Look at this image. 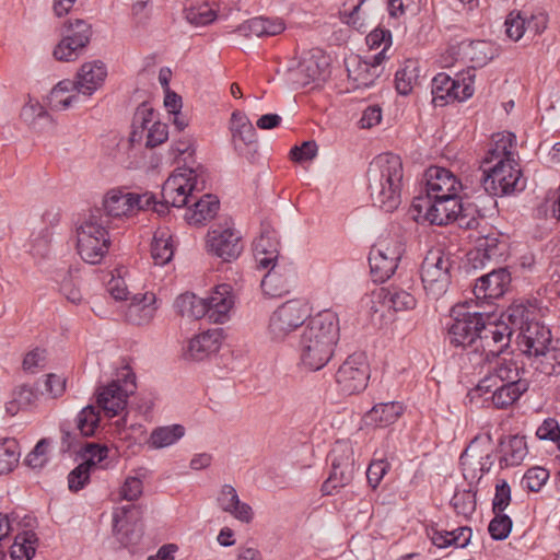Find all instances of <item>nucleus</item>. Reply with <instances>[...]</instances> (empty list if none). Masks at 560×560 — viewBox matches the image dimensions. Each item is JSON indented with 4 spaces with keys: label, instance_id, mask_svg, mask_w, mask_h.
<instances>
[{
    "label": "nucleus",
    "instance_id": "nucleus-1",
    "mask_svg": "<svg viewBox=\"0 0 560 560\" xmlns=\"http://www.w3.org/2000/svg\"><path fill=\"white\" fill-rule=\"evenodd\" d=\"M339 331V319L334 312L326 310L311 317L298 345L302 364L311 371L324 368L332 357Z\"/></svg>",
    "mask_w": 560,
    "mask_h": 560
},
{
    "label": "nucleus",
    "instance_id": "nucleus-2",
    "mask_svg": "<svg viewBox=\"0 0 560 560\" xmlns=\"http://www.w3.org/2000/svg\"><path fill=\"white\" fill-rule=\"evenodd\" d=\"M402 176V162L394 153L380 154L370 163L369 190L375 207L384 212H393L399 207Z\"/></svg>",
    "mask_w": 560,
    "mask_h": 560
},
{
    "label": "nucleus",
    "instance_id": "nucleus-3",
    "mask_svg": "<svg viewBox=\"0 0 560 560\" xmlns=\"http://www.w3.org/2000/svg\"><path fill=\"white\" fill-rule=\"evenodd\" d=\"M504 317L518 330L517 347L528 360L553 341L551 330L536 318L532 307L512 304L504 312Z\"/></svg>",
    "mask_w": 560,
    "mask_h": 560
},
{
    "label": "nucleus",
    "instance_id": "nucleus-4",
    "mask_svg": "<svg viewBox=\"0 0 560 560\" xmlns=\"http://www.w3.org/2000/svg\"><path fill=\"white\" fill-rule=\"evenodd\" d=\"M497 137L493 148L488 150L483 163L489 164L497 160L493 165V178L502 185L501 191L508 195L522 191L526 187V179L513 158L516 137L512 132L498 133Z\"/></svg>",
    "mask_w": 560,
    "mask_h": 560
},
{
    "label": "nucleus",
    "instance_id": "nucleus-5",
    "mask_svg": "<svg viewBox=\"0 0 560 560\" xmlns=\"http://www.w3.org/2000/svg\"><path fill=\"white\" fill-rule=\"evenodd\" d=\"M108 220H104L102 209H91L77 228V248L80 257L88 264H100L108 253L110 237Z\"/></svg>",
    "mask_w": 560,
    "mask_h": 560
},
{
    "label": "nucleus",
    "instance_id": "nucleus-6",
    "mask_svg": "<svg viewBox=\"0 0 560 560\" xmlns=\"http://www.w3.org/2000/svg\"><path fill=\"white\" fill-rule=\"evenodd\" d=\"M453 262L451 255L439 248L428 252L421 264L420 275L429 298L439 300L446 293L451 284Z\"/></svg>",
    "mask_w": 560,
    "mask_h": 560
},
{
    "label": "nucleus",
    "instance_id": "nucleus-7",
    "mask_svg": "<svg viewBox=\"0 0 560 560\" xmlns=\"http://www.w3.org/2000/svg\"><path fill=\"white\" fill-rule=\"evenodd\" d=\"M207 175L202 167L188 170L187 174H176L166 179L162 187L163 205H172L175 208L188 206L194 192L206 189Z\"/></svg>",
    "mask_w": 560,
    "mask_h": 560
},
{
    "label": "nucleus",
    "instance_id": "nucleus-8",
    "mask_svg": "<svg viewBox=\"0 0 560 560\" xmlns=\"http://www.w3.org/2000/svg\"><path fill=\"white\" fill-rule=\"evenodd\" d=\"M479 316L481 311H471L468 302L453 306L450 311V322L446 324L450 343L476 352L477 332L480 331Z\"/></svg>",
    "mask_w": 560,
    "mask_h": 560
},
{
    "label": "nucleus",
    "instance_id": "nucleus-9",
    "mask_svg": "<svg viewBox=\"0 0 560 560\" xmlns=\"http://www.w3.org/2000/svg\"><path fill=\"white\" fill-rule=\"evenodd\" d=\"M331 471L327 480L322 485V492L330 495L338 489L348 486L355 472L353 447L349 442L337 441L329 453Z\"/></svg>",
    "mask_w": 560,
    "mask_h": 560
},
{
    "label": "nucleus",
    "instance_id": "nucleus-10",
    "mask_svg": "<svg viewBox=\"0 0 560 560\" xmlns=\"http://www.w3.org/2000/svg\"><path fill=\"white\" fill-rule=\"evenodd\" d=\"M167 138V125L155 120L154 109L144 103L141 104L133 115L130 142L140 143L145 139L147 148H155L165 142Z\"/></svg>",
    "mask_w": 560,
    "mask_h": 560
},
{
    "label": "nucleus",
    "instance_id": "nucleus-11",
    "mask_svg": "<svg viewBox=\"0 0 560 560\" xmlns=\"http://www.w3.org/2000/svg\"><path fill=\"white\" fill-rule=\"evenodd\" d=\"M120 377L124 380V385L118 378L103 387L97 394V407L102 408L108 418L118 416L126 408L128 396L136 389V375L129 368L124 369Z\"/></svg>",
    "mask_w": 560,
    "mask_h": 560
},
{
    "label": "nucleus",
    "instance_id": "nucleus-12",
    "mask_svg": "<svg viewBox=\"0 0 560 560\" xmlns=\"http://www.w3.org/2000/svg\"><path fill=\"white\" fill-rule=\"evenodd\" d=\"M308 317L307 304L300 300H290L279 306L269 320V334L276 341L283 340L291 331L301 326Z\"/></svg>",
    "mask_w": 560,
    "mask_h": 560
},
{
    "label": "nucleus",
    "instance_id": "nucleus-13",
    "mask_svg": "<svg viewBox=\"0 0 560 560\" xmlns=\"http://www.w3.org/2000/svg\"><path fill=\"white\" fill-rule=\"evenodd\" d=\"M370 368L363 353H353L339 366L336 383L343 395H353L365 389Z\"/></svg>",
    "mask_w": 560,
    "mask_h": 560
},
{
    "label": "nucleus",
    "instance_id": "nucleus-14",
    "mask_svg": "<svg viewBox=\"0 0 560 560\" xmlns=\"http://www.w3.org/2000/svg\"><path fill=\"white\" fill-rule=\"evenodd\" d=\"M207 244L209 252L223 261L236 259L243 250L242 235L228 220L208 232Z\"/></svg>",
    "mask_w": 560,
    "mask_h": 560
},
{
    "label": "nucleus",
    "instance_id": "nucleus-15",
    "mask_svg": "<svg viewBox=\"0 0 560 560\" xmlns=\"http://www.w3.org/2000/svg\"><path fill=\"white\" fill-rule=\"evenodd\" d=\"M328 67V57L320 49H314L300 60L296 68L289 71V80L298 88L323 82L329 77Z\"/></svg>",
    "mask_w": 560,
    "mask_h": 560
},
{
    "label": "nucleus",
    "instance_id": "nucleus-16",
    "mask_svg": "<svg viewBox=\"0 0 560 560\" xmlns=\"http://www.w3.org/2000/svg\"><path fill=\"white\" fill-rule=\"evenodd\" d=\"M140 514V506L136 504L120 506L113 513L116 538L125 548H133L138 546L142 539V526L137 524Z\"/></svg>",
    "mask_w": 560,
    "mask_h": 560
},
{
    "label": "nucleus",
    "instance_id": "nucleus-17",
    "mask_svg": "<svg viewBox=\"0 0 560 560\" xmlns=\"http://www.w3.org/2000/svg\"><path fill=\"white\" fill-rule=\"evenodd\" d=\"M511 283V275L506 268H493L477 279L474 288L476 306L491 305L494 300L503 296Z\"/></svg>",
    "mask_w": 560,
    "mask_h": 560
},
{
    "label": "nucleus",
    "instance_id": "nucleus-18",
    "mask_svg": "<svg viewBox=\"0 0 560 560\" xmlns=\"http://www.w3.org/2000/svg\"><path fill=\"white\" fill-rule=\"evenodd\" d=\"M69 32L54 49V57L57 60L69 62L78 59L90 43L91 25L84 20L77 19L74 23L69 22Z\"/></svg>",
    "mask_w": 560,
    "mask_h": 560
},
{
    "label": "nucleus",
    "instance_id": "nucleus-19",
    "mask_svg": "<svg viewBox=\"0 0 560 560\" xmlns=\"http://www.w3.org/2000/svg\"><path fill=\"white\" fill-rule=\"evenodd\" d=\"M508 254V244L500 238L498 232L480 236L474 250L469 252L468 260L474 269H482L490 264H499Z\"/></svg>",
    "mask_w": 560,
    "mask_h": 560
},
{
    "label": "nucleus",
    "instance_id": "nucleus-20",
    "mask_svg": "<svg viewBox=\"0 0 560 560\" xmlns=\"http://www.w3.org/2000/svg\"><path fill=\"white\" fill-rule=\"evenodd\" d=\"M424 176L427 197L458 196L463 188L460 180L445 167L430 166Z\"/></svg>",
    "mask_w": 560,
    "mask_h": 560
},
{
    "label": "nucleus",
    "instance_id": "nucleus-21",
    "mask_svg": "<svg viewBox=\"0 0 560 560\" xmlns=\"http://www.w3.org/2000/svg\"><path fill=\"white\" fill-rule=\"evenodd\" d=\"M529 382L515 384L477 385L476 390L481 395L491 394L490 400L497 409L505 410L512 407L528 390Z\"/></svg>",
    "mask_w": 560,
    "mask_h": 560
},
{
    "label": "nucleus",
    "instance_id": "nucleus-22",
    "mask_svg": "<svg viewBox=\"0 0 560 560\" xmlns=\"http://www.w3.org/2000/svg\"><path fill=\"white\" fill-rule=\"evenodd\" d=\"M456 85L453 78L445 72L438 73L431 82L432 103L434 106L443 107L453 101H465L474 94V86L470 83L463 84L464 95H456Z\"/></svg>",
    "mask_w": 560,
    "mask_h": 560
},
{
    "label": "nucleus",
    "instance_id": "nucleus-23",
    "mask_svg": "<svg viewBox=\"0 0 560 560\" xmlns=\"http://www.w3.org/2000/svg\"><path fill=\"white\" fill-rule=\"evenodd\" d=\"M524 372V369L518 366L513 359H501L490 366L487 375L479 381L478 385L529 382L523 377Z\"/></svg>",
    "mask_w": 560,
    "mask_h": 560
},
{
    "label": "nucleus",
    "instance_id": "nucleus-24",
    "mask_svg": "<svg viewBox=\"0 0 560 560\" xmlns=\"http://www.w3.org/2000/svg\"><path fill=\"white\" fill-rule=\"evenodd\" d=\"M280 241L278 233L268 224L261 225L260 236L254 243L255 259L259 268L266 269L278 260Z\"/></svg>",
    "mask_w": 560,
    "mask_h": 560
},
{
    "label": "nucleus",
    "instance_id": "nucleus-25",
    "mask_svg": "<svg viewBox=\"0 0 560 560\" xmlns=\"http://www.w3.org/2000/svg\"><path fill=\"white\" fill-rule=\"evenodd\" d=\"M135 200L132 192L112 189L104 196L102 207H95L94 209H102L104 220H108V226H110L112 220L132 215V201Z\"/></svg>",
    "mask_w": 560,
    "mask_h": 560
},
{
    "label": "nucleus",
    "instance_id": "nucleus-26",
    "mask_svg": "<svg viewBox=\"0 0 560 560\" xmlns=\"http://www.w3.org/2000/svg\"><path fill=\"white\" fill-rule=\"evenodd\" d=\"M429 206L425 211V219L435 225H446L456 218V211L460 210L458 196L428 197Z\"/></svg>",
    "mask_w": 560,
    "mask_h": 560
},
{
    "label": "nucleus",
    "instance_id": "nucleus-27",
    "mask_svg": "<svg viewBox=\"0 0 560 560\" xmlns=\"http://www.w3.org/2000/svg\"><path fill=\"white\" fill-rule=\"evenodd\" d=\"M399 255L389 247H372L369 255L371 275L375 282L389 279L397 269Z\"/></svg>",
    "mask_w": 560,
    "mask_h": 560
},
{
    "label": "nucleus",
    "instance_id": "nucleus-28",
    "mask_svg": "<svg viewBox=\"0 0 560 560\" xmlns=\"http://www.w3.org/2000/svg\"><path fill=\"white\" fill-rule=\"evenodd\" d=\"M233 289L228 283L219 284L211 294L206 298L209 308V320L213 323H224L229 319V313L234 306Z\"/></svg>",
    "mask_w": 560,
    "mask_h": 560
},
{
    "label": "nucleus",
    "instance_id": "nucleus-29",
    "mask_svg": "<svg viewBox=\"0 0 560 560\" xmlns=\"http://www.w3.org/2000/svg\"><path fill=\"white\" fill-rule=\"evenodd\" d=\"M107 69L103 61L94 60L81 66L77 74L75 90L86 96H91L105 81Z\"/></svg>",
    "mask_w": 560,
    "mask_h": 560
},
{
    "label": "nucleus",
    "instance_id": "nucleus-30",
    "mask_svg": "<svg viewBox=\"0 0 560 560\" xmlns=\"http://www.w3.org/2000/svg\"><path fill=\"white\" fill-rule=\"evenodd\" d=\"M514 330L516 327L511 325L503 312L492 336L486 340L485 347L480 350L487 361L498 358L509 349Z\"/></svg>",
    "mask_w": 560,
    "mask_h": 560
},
{
    "label": "nucleus",
    "instance_id": "nucleus-31",
    "mask_svg": "<svg viewBox=\"0 0 560 560\" xmlns=\"http://www.w3.org/2000/svg\"><path fill=\"white\" fill-rule=\"evenodd\" d=\"M155 302L153 293L135 294L125 312L126 320L137 326L149 324L155 315Z\"/></svg>",
    "mask_w": 560,
    "mask_h": 560
},
{
    "label": "nucleus",
    "instance_id": "nucleus-32",
    "mask_svg": "<svg viewBox=\"0 0 560 560\" xmlns=\"http://www.w3.org/2000/svg\"><path fill=\"white\" fill-rule=\"evenodd\" d=\"M222 342V330L210 329L203 331L189 340L186 355L192 360L201 361L220 349Z\"/></svg>",
    "mask_w": 560,
    "mask_h": 560
},
{
    "label": "nucleus",
    "instance_id": "nucleus-33",
    "mask_svg": "<svg viewBox=\"0 0 560 560\" xmlns=\"http://www.w3.org/2000/svg\"><path fill=\"white\" fill-rule=\"evenodd\" d=\"M404 413V407L398 401L376 404L369 410L363 421L366 425L375 428H386L395 423L398 418Z\"/></svg>",
    "mask_w": 560,
    "mask_h": 560
},
{
    "label": "nucleus",
    "instance_id": "nucleus-34",
    "mask_svg": "<svg viewBox=\"0 0 560 560\" xmlns=\"http://www.w3.org/2000/svg\"><path fill=\"white\" fill-rule=\"evenodd\" d=\"M191 200H194V203L192 206H186L185 213V220L189 224H202L205 221L214 218L219 210V199L211 194H205L202 197H195Z\"/></svg>",
    "mask_w": 560,
    "mask_h": 560
},
{
    "label": "nucleus",
    "instance_id": "nucleus-35",
    "mask_svg": "<svg viewBox=\"0 0 560 560\" xmlns=\"http://www.w3.org/2000/svg\"><path fill=\"white\" fill-rule=\"evenodd\" d=\"M348 78L353 82V89L371 88L381 75L376 68L366 63L359 56H354L347 62Z\"/></svg>",
    "mask_w": 560,
    "mask_h": 560
},
{
    "label": "nucleus",
    "instance_id": "nucleus-36",
    "mask_svg": "<svg viewBox=\"0 0 560 560\" xmlns=\"http://www.w3.org/2000/svg\"><path fill=\"white\" fill-rule=\"evenodd\" d=\"M530 365L544 375H555L560 372V340L552 341L547 349L540 350L529 359Z\"/></svg>",
    "mask_w": 560,
    "mask_h": 560
},
{
    "label": "nucleus",
    "instance_id": "nucleus-37",
    "mask_svg": "<svg viewBox=\"0 0 560 560\" xmlns=\"http://www.w3.org/2000/svg\"><path fill=\"white\" fill-rule=\"evenodd\" d=\"M376 298L385 306L393 308L396 312L412 310L417 303L412 294L393 284L388 287H382L377 291Z\"/></svg>",
    "mask_w": 560,
    "mask_h": 560
},
{
    "label": "nucleus",
    "instance_id": "nucleus-38",
    "mask_svg": "<svg viewBox=\"0 0 560 560\" xmlns=\"http://www.w3.org/2000/svg\"><path fill=\"white\" fill-rule=\"evenodd\" d=\"M230 131L236 150L238 149L237 141L243 142L245 145L254 144L257 141V133L253 124L240 110H234L231 115Z\"/></svg>",
    "mask_w": 560,
    "mask_h": 560
},
{
    "label": "nucleus",
    "instance_id": "nucleus-39",
    "mask_svg": "<svg viewBox=\"0 0 560 560\" xmlns=\"http://www.w3.org/2000/svg\"><path fill=\"white\" fill-rule=\"evenodd\" d=\"M471 535V528L464 526L453 530H439L432 528L430 537L433 545L439 548H446L448 546L464 548L469 544Z\"/></svg>",
    "mask_w": 560,
    "mask_h": 560
},
{
    "label": "nucleus",
    "instance_id": "nucleus-40",
    "mask_svg": "<svg viewBox=\"0 0 560 560\" xmlns=\"http://www.w3.org/2000/svg\"><path fill=\"white\" fill-rule=\"evenodd\" d=\"M501 452L503 456L500 458L501 466H517L528 454L525 436L512 435L509 438L508 443L501 441Z\"/></svg>",
    "mask_w": 560,
    "mask_h": 560
},
{
    "label": "nucleus",
    "instance_id": "nucleus-41",
    "mask_svg": "<svg viewBox=\"0 0 560 560\" xmlns=\"http://www.w3.org/2000/svg\"><path fill=\"white\" fill-rule=\"evenodd\" d=\"M38 538L33 530L18 533L10 547L12 560H31L35 556Z\"/></svg>",
    "mask_w": 560,
    "mask_h": 560
},
{
    "label": "nucleus",
    "instance_id": "nucleus-42",
    "mask_svg": "<svg viewBox=\"0 0 560 560\" xmlns=\"http://www.w3.org/2000/svg\"><path fill=\"white\" fill-rule=\"evenodd\" d=\"M176 307L182 316L199 319L205 316L209 318V308L206 299L199 298L194 293H185L179 295L175 302Z\"/></svg>",
    "mask_w": 560,
    "mask_h": 560
},
{
    "label": "nucleus",
    "instance_id": "nucleus-43",
    "mask_svg": "<svg viewBox=\"0 0 560 560\" xmlns=\"http://www.w3.org/2000/svg\"><path fill=\"white\" fill-rule=\"evenodd\" d=\"M174 255L172 236L167 230H159L154 233L151 256L155 265L164 266L171 261Z\"/></svg>",
    "mask_w": 560,
    "mask_h": 560
},
{
    "label": "nucleus",
    "instance_id": "nucleus-44",
    "mask_svg": "<svg viewBox=\"0 0 560 560\" xmlns=\"http://www.w3.org/2000/svg\"><path fill=\"white\" fill-rule=\"evenodd\" d=\"M419 79V69L416 60L408 59L396 71L395 88L400 95H408Z\"/></svg>",
    "mask_w": 560,
    "mask_h": 560
},
{
    "label": "nucleus",
    "instance_id": "nucleus-45",
    "mask_svg": "<svg viewBox=\"0 0 560 560\" xmlns=\"http://www.w3.org/2000/svg\"><path fill=\"white\" fill-rule=\"evenodd\" d=\"M185 435L182 424H172L155 428L150 435V443L154 448H164L175 444Z\"/></svg>",
    "mask_w": 560,
    "mask_h": 560
},
{
    "label": "nucleus",
    "instance_id": "nucleus-46",
    "mask_svg": "<svg viewBox=\"0 0 560 560\" xmlns=\"http://www.w3.org/2000/svg\"><path fill=\"white\" fill-rule=\"evenodd\" d=\"M37 399L36 390L30 385H21L13 390L12 399L7 402L5 410L14 416L21 409L31 407Z\"/></svg>",
    "mask_w": 560,
    "mask_h": 560
},
{
    "label": "nucleus",
    "instance_id": "nucleus-47",
    "mask_svg": "<svg viewBox=\"0 0 560 560\" xmlns=\"http://www.w3.org/2000/svg\"><path fill=\"white\" fill-rule=\"evenodd\" d=\"M184 15L187 22L192 25H207L215 20V11L209 2H191L189 7L184 8Z\"/></svg>",
    "mask_w": 560,
    "mask_h": 560
},
{
    "label": "nucleus",
    "instance_id": "nucleus-48",
    "mask_svg": "<svg viewBox=\"0 0 560 560\" xmlns=\"http://www.w3.org/2000/svg\"><path fill=\"white\" fill-rule=\"evenodd\" d=\"M77 80H63L60 81L54 89L50 91L48 101L49 106L55 110H63L71 106L72 102L78 98L77 95H68L65 100H57L59 95H65L72 90H75Z\"/></svg>",
    "mask_w": 560,
    "mask_h": 560
},
{
    "label": "nucleus",
    "instance_id": "nucleus-49",
    "mask_svg": "<svg viewBox=\"0 0 560 560\" xmlns=\"http://www.w3.org/2000/svg\"><path fill=\"white\" fill-rule=\"evenodd\" d=\"M455 217L453 222H456L460 229L465 230H477L480 222L483 221V217L477 207L469 202L464 203L460 201V210L456 211Z\"/></svg>",
    "mask_w": 560,
    "mask_h": 560
},
{
    "label": "nucleus",
    "instance_id": "nucleus-50",
    "mask_svg": "<svg viewBox=\"0 0 560 560\" xmlns=\"http://www.w3.org/2000/svg\"><path fill=\"white\" fill-rule=\"evenodd\" d=\"M20 457L19 443L14 439L0 441V475L11 471Z\"/></svg>",
    "mask_w": 560,
    "mask_h": 560
},
{
    "label": "nucleus",
    "instance_id": "nucleus-51",
    "mask_svg": "<svg viewBox=\"0 0 560 560\" xmlns=\"http://www.w3.org/2000/svg\"><path fill=\"white\" fill-rule=\"evenodd\" d=\"M100 419V411L97 408L89 405L77 416V429L80 431L82 436H91L98 427Z\"/></svg>",
    "mask_w": 560,
    "mask_h": 560
},
{
    "label": "nucleus",
    "instance_id": "nucleus-52",
    "mask_svg": "<svg viewBox=\"0 0 560 560\" xmlns=\"http://www.w3.org/2000/svg\"><path fill=\"white\" fill-rule=\"evenodd\" d=\"M478 320L480 331L477 332L476 352H480L486 345V340L490 339V336H492L498 326L499 318H497L492 312L481 311V316L478 317Z\"/></svg>",
    "mask_w": 560,
    "mask_h": 560
},
{
    "label": "nucleus",
    "instance_id": "nucleus-53",
    "mask_svg": "<svg viewBox=\"0 0 560 560\" xmlns=\"http://www.w3.org/2000/svg\"><path fill=\"white\" fill-rule=\"evenodd\" d=\"M451 505L458 515L468 517L476 510V493L471 490L456 491L451 499Z\"/></svg>",
    "mask_w": 560,
    "mask_h": 560
},
{
    "label": "nucleus",
    "instance_id": "nucleus-54",
    "mask_svg": "<svg viewBox=\"0 0 560 560\" xmlns=\"http://www.w3.org/2000/svg\"><path fill=\"white\" fill-rule=\"evenodd\" d=\"M513 522L511 517L504 513H494V517L490 521L488 532L493 540H504L512 530Z\"/></svg>",
    "mask_w": 560,
    "mask_h": 560
},
{
    "label": "nucleus",
    "instance_id": "nucleus-55",
    "mask_svg": "<svg viewBox=\"0 0 560 560\" xmlns=\"http://www.w3.org/2000/svg\"><path fill=\"white\" fill-rule=\"evenodd\" d=\"M51 442L49 439H42L25 458V464L33 469L43 468L49 459L48 451Z\"/></svg>",
    "mask_w": 560,
    "mask_h": 560
},
{
    "label": "nucleus",
    "instance_id": "nucleus-56",
    "mask_svg": "<svg viewBox=\"0 0 560 560\" xmlns=\"http://www.w3.org/2000/svg\"><path fill=\"white\" fill-rule=\"evenodd\" d=\"M549 479V471L542 467H532L525 472L522 485L528 491L538 492Z\"/></svg>",
    "mask_w": 560,
    "mask_h": 560
},
{
    "label": "nucleus",
    "instance_id": "nucleus-57",
    "mask_svg": "<svg viewBox=\"0 0 560 560\" xmlns=\"http://www.w3.org/2000/svg\"><path fill=\"white\" fill-rule=\"evenodd\" d=\"M82 456L84 464H89V467L93 469L97 464H101L108 456V448L105 445H100L93 442H86L82 446Z\"/></svg>",
    "mask_w": 560,
    "mask_h": 560
},
{
    "label": "nucleus",
    "instance_id": "nucleus-58",
    "mask_svg": "<svg viewBox=\"0 0 560 560\" xmlns=\"http://www.w3.org/2000/svg\"><path fill=\"white\" fill-rule=\"evenodd\" d=\"M132 198L136 199L135 201H132V215L140 210H147L151 207H153L158 213L163 214L165 210H167L168 207L171 206L163 205V200L161 202H156L155 197L149 192H145L143 195L132 192Z\"/></svg>",
    "mask_w": 560,
    "mask_h": 560
},
{
    "label": "nucleus",
    "instance_id": "nucleus-59",
    "mask_svg": "<svg viewBox=\"0 0 560 560\" xmlns=\"http://www.w3.org/2000/svg\"><path fill=\"white\" fill-rule=\"evenodd\" d=\"M526 28V16L521 12L509 14L505 20V33L514 42L521 39Z\"/></svg>",
    "mask_w": 560,
    "mask_h": 560
},
{
    "label": "nucleus",
    "instance_id": "nucleus-60",
    "mask_svg": "<svg viewBox=\"0 0 560 560\" xmlns=\"http://www.w3.org/2000/svg\"><path fill=\"white\" fill-rule=\"evenodd\" d=\"M511 502V487L506 480L500 479L495 485V493L492 500V512L503 513Z\"/></svg>",
    "mask_w": 560,
    "mask_h": 560
},
{
    "label": "nucleus",
    "instance_id": "nucleus-61",
    "mask_svg": "<svg viewBox=\"0 0 560 560\" xmlns=\"http://www.w3.org/2000/svg\"><path fill=\"white\" fill-rule=\"evenodd\" d=\"M91 468L89 464L81 463L68 475L69 489L78 492L85 487L90 480Z\"/></svg>",
    "mask_w": 560,
    "mask_h": 560
},
{
    "label": "nucleus",
    "instance_id": "nucleus-62",
    "mask_svg": "<svg viewBox=\"0 0 560 560\" xmlns=\"http://www.w3.org/2000/svg\"><path fill=\"white\" fill-rule=\"evenodd\" d=\"M389 469L386 459H373L366 469V480L372 489H376Z\"/></svg>",
    "mask_w": 560,
    "mask_h": 560
},
{
    "label": "nucleus",
    "instance_id": "nucleus-63",
    "mask_svg": "<svg viewBox=\"0 0 560 560\" xmlns=\"http://www.w3.org/2000/svg\"><path fill=\"white\" fill-rule=\"evenodd\" d=\"M536 435L539 440L557 443L560 450V425L555 418L545 419L537 428Z\"/></svg>",
    "mask_w": 560,
    "mask_h": 560
},
{
    "label": "nucleus",
    "instance_id": "nucleus-64",
    "mask_svg": "<svg viewBox=\"0 0 560 560\" xmlns=\"http://www.w3.org/2000/svg\"><path fill=\"white\" fill-rule=\"evenodd\" d=\"M142 491V480L138 476H129L121 486L119 495L120 499L132 502L141 497Z\"/></svg>",
    "mask_w": 560,
    "mask_h": 560
}]
</instances>
